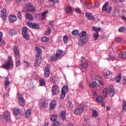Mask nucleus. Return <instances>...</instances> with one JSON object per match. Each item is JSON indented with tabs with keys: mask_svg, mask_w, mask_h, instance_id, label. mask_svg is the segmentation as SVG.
I'll use <instances>...</instances> for the list:
<instances>
[{
	"mask_svg": "<svg viewBox=\"0 0 126 126\" xmlns=\"http://www.w3.org/2000/svg\"><path fill=\"white\" fill-rule=\"evenodd\" d=\"M63 41L65 44H66L68 41V36L67 35H64L63 37Z\"/></svg>",
	"mask_w": 126,
	"mask_h": 126,
	"instance_id": "41",
	"label": "nucleus"
},
{
	"mask_svg": "<svg viewBox=\"0 0 126 126\" xmlns=\"http://www.w3.org/2000/svg\"><path fill=\"white\" fill-rule=\"evenodd\" d=\"M114 95H115V92H109V96L110 97H113L114 96Z\"/></svg>",
	"mask_w": 126,
	"mask_h": 126,
	"instance_id": "57",
	"label": "nucleus"
},
{
	"mask_svg": "<svg viewBox=\"0 0 126 126\" xmlns=\"http://www.w3.org/2000/svg\"><path fill=\"white\" fill-rule=\"evenodd\" d=\"M79 87L83 90V89H84V83L83 82H81L79 84Z\"/></svg>",
	"mask_w": 126,
	"mask_h": 126,
	"instance_id": "46",
	"label": "nucleus"
},
{
	"mask_svg": "<svg viewBox=\"0 0 126 126\" xmlns=\"http://www.w3.org/2000/svg\"><path fill=\"white\" fill-rule=\"evenodd\" d=\"M58 58L55 56H51L50 57V60L52 62H55V61H57Z\"/></svg>",
	"mask_w": 126,
	"mask_h": 126,
	"instance_id": "45",
	"label": "nucleus"
},
{
	"mask_svg": "<svg viewBox=\"0 0 126 126\" xmlns=\"http://www.w3.org/2000/svg\"><path fill=\"white\" fill-rule=\"evenodd\" d=\"M119 9H114V12L113 13V15L114 16H118V15H119Z\"/></svg>",
	"mask_w": 126,
	"mask_h": 126,
	"instance_id": "48",
	"label": "nucleus"
},
{
	"mask_svg": "<svg viewBox=\"0 0 126 126\" xmlns=\"http://www.w3.org/2000/svg\"><path fill=\"white\" fill-rule=\"evenodd\" d=\"M122 79V75L119 74L117 75V77L116 79V82L119 83L121 82V79Z\"/></svg>",
	"mask_w": 126,
	"mask_h": 126,
	"instance_id": "37",
	"label": "nucleus"
},
{
	"mask_svg": "<svg viewBox=\"0 0 126 126\" xmlns=\"http://www.w3.org/2000/svg\"><path fill=\"white\" fill-rule=\"evenodd\" d=\"M123 83L124 85H126V78L123 79Z\"/></svg>",
	"mask_w": 126,
	"mask_h": 126,
	"instance_id": "63",
	"label": "nucleus"
},
{
	"mask_svg": "<svg viewBox=\"0 0 126 126\" xmlns=\"http://www.w3.org/2000/svg\"><path fill=\"white\" fill-rule=\"evenodd\" d=\"M81 62L82 64L79 66L80 69H84V68L86 69L88 67V62H87L86 59L84 58H83Z\"/></svg>",
	"mask_w": 126,
	"mask_h": 126,
	"instance_id": "5",
	"label": "nucleus"
},
{
	"mask_svg": "<svg viewBox=\"0 0 126 126\" xmlns=\"http://www.w3.org/2000/svg\"><path fill=\"white\" fill-rule=\"evenodd\" d=\"M32 114V110H31V109H29L25 113V116L26 118H29V117L31 116Z\"/></svg>",
	"mask_w": 126,
	"mask_h": 126,
	"instance_id": "24",
	"label": "nucleus"
},
{
	"mask_svg": "<svg viewBox=\"0 0 126 126\" xmlns=\"http://www.w3.org/2000/svg\"><path fill=\"white\" fill-rule=\"evenodd\" d=\"M94 38L95 41L98 39V38H99V33L98 32H96L94 33Z\"/></svg>",
	"mask_w": 126,
	"mask_h": 126,
	"instance_id": "42",
	"label": "nucleus"
},
{
	"mask_svg": "<svg viewBox=\"0 0 126 126\" xmlns=\"http://www.w3.org/2000/svg\"><path fill=\"white\" fill-rule=\"evenodd\" d=\"M3 117V119H5V120H10V115L9 114L8 111L6 110L4 112Z\"/></svg>",
	"mask_w": 126,
	"mask_h": 126,
	"instance_id": "15",
	"label": "nucleus"
},
{
	"mask_svg": "<svg viewBox=\"0 0 126 126\" xmlns=\"http://www.w3.org/2000/svg\"><path fill=\"white\" fill-rule=\"evenodd\" d=\"M68 105L69 106V107H72V102H71V100H69L68 102Z\"/></svg>",
	"mask_w": 126,
	"mask_h": 126,
	"instance_id": "59",
	"label": "nucleus"
},
{
	"mask_svg": "<svg viewBox=\"0 0 126 126\" xmlns=\"http://www.w3.org/2000/svg\"><path fill=\"white\" fill-rule=\"evenodd\" d=\"M60 92V89L58 85H53L52 88V93L53 95H58Z\"/></svg>",
	"mask_w": 126,
	"mask_h": 126,
	"instance_id": "10",
	"label": "nucleus"
},
{
	"mask_svg": "<svg viewBox=\"0 0 126 126\" xmlns=\"http://www.w3.org/2000/svg\"><path fill=\"white\" fill-rule=\"evenodd\" d=\"M8 33L10 36H13V35H16L17 32H16V30L12 29L9 31Z\"/></svg>",
	"mask_w": 126,
	"mask_h": 126,
	"instance_id": "23",
	"label": "nucleus"
},
{
	"mask_svg": "<svg viewBox=\"0 0 126 126\" xmlns=\"http://www.w3.org/2000/svg\"><path fill=\"white\" fill-rule=\"evenodd\" d=\"M126 111V101L125 100H123L122 111L125 112Z\"/></svg>",
	"mask_w": 126,
	"mask_h": 126,
	"instance_id": "31",
	"label": "nucleus"
},
{
	"mask_svg": "<svg viewBox=\"0 0 126 126\" xmlns=\"http://www.w3.org/2000/svg\"><path fill=\"white\" fill-rule=\"evenodd\" d=\"M49 105V103L46 101V100H43L42 102H41L40 106L43 109H46L47 107H48V105Z\"/></svg>",
	"mask_w": 126,
	"mask_h": 126,
	"instance_id": "19",
	"label": "nucleus"
},
{
	"mask_svg": "<svg viewBox=\"0 0 126 126\" xmlns=\"http://www.w3.org/2000/svg\"><path fill=\"white\" fill-rule=\"evenodd\" d=\"M91 86L93 88H95V87H98V84H97V83H96V82L94 81L93 82L92 84H91Z\"/></svg>",
	"mask_w": 126,
	"mask_h": 126,
	"instance_id": "43",
	"label": "nucleus"
},
{
	"mask_svg": "<svg viewBox=\"0 0 126 126\" xmlns=\"http://www.w3.org/2000/svg\"><path fill=\"white\" fill-rule=\"evenodd\" d=\"M66 126H73V124H72V123H69L67 124Z\"/></svg>",
	"mask_w": 126,
	"mask_h": 126,
	"instance_id": "64",
	"label": "nucleus"
},
{
	"mask_svg": "<svg viewBox=\"0 0 126 126\" xmlns=\"http://www.w3.org/2000/svg\"><path fill=\"white\" fill-rule=\"evenodd\" d=\"M47 31L45 32V34L46 35H49V34H51V32H52V27H48L47 28Z\"/></svg>",
	"mask_w": 126,
	"mask_h": 126,
	"instance_id": "34",
	"label": "nucleus"
},
{
	"mask_svg": "<svg viewBox=\"0 0 126 126\" xmlns=\"http://www.w3.org/2000/svg\"><path fill=\"white\" fill-rule=\"evenodd\" d=\"M27 9L29 12H33V11H35V10H36L35 9V7L34 6V5L32 6L31 7H30Z\"/></svg>",
	"mask_w": 126,
	"mask_h": 126,
	"instance_id": "38",
	"label": "nucleus"
},
{
	"mask_svg": "<svg viewBox=\"0 0 126 126\" xmlns=\"http://www.w3.org/2000/svg\"><path fill=\"white\" fill-rule=\"evenodd\" d=\"M109 61H114L115 57L114 56H109Z\"/></svg>",
	"mask_w": 126,
	"mask_h": 126,
	"instance_id": "58",
	"label": "nucleus"
},
{
	"mask_svg": "<svg viewBox=\"0 0 126 126\" xmlns=\"http://www.w3.org/2000/svg\"><path fill=\"white\" fill-rule=\"evenodd\" d=\"M75 10L76 12H77V13L81 14V10L79 9H75Z\"/></svg>",
	"mask_w": 126,
	"mask_h": 126,
	"instance_id": "60",
	"label": "nucleus"
},
{
	"mask_svg": "<svg viewBox=\"0 0 126 126\" xmlns=\"http://www.w3.org/2000/svg\"><path fill=\"white\" fill-rule=\"evenodd\" d=\"M108 5H109V2H106L102 7V11L104 12L107 11V8L108 7Z\"/></svg>",
	"mask_w": 126,
	"mask_h": 126,
	"instance_id": "29",
	"label": "nucleus"
},
{
	"mask_svg": "<svg viewBox=\"0 0 126 126\" xmlns=\"http://www.w3.org/2000/svg\"><path fill=\"white\" fill-rule=\"evenodd\" d=\"M35 50L37 53H39L38 54H41V52H42L41 49L39 47H35Z\"/></svg>",
	"mask_w": 126,
	"mask_h": 126,
	"instance_id": "54",
	"label": "nucleus"
},
{
	"mask_svg": "<svg viewBox=\"0 0 126 126\" xmlns=\"http://www.w3.org/2000/svg\"><path fill=\"white\" fill-rule=\"evenodd\" d=\"M13 53L15 58H16V66L17 67H18L20 65V52L19 51V48L16 46H14L13 47Z\"/></svg>",
	"mask_w": 126,
	"mask_h": 126,
	"instance_id": "1",
	"label": "nucleus"
},
{
	"mask_svg": "<svg viewBox=\"0 0 126 126\" xmlns=\"http://www.w3.org/2000/svg\"><path fill=\"white\" fill-rule=\"evenodd\" d=\"M87 33L86 31H82L80 33L78 34V36L81 37L82 38L86 36Z\"/></svg>",
	"mask_w": 126,
	"mask_h": 126,
	"instance_id": "32",
	"label": "nucleus"
},
{
	"mask_svg": "<svg viewBox=\"0 0 126 126\" xmlns=\"http://www.w3.org/2000/svg\"><path fill=\"white\" fill-rule=\"evenodd\" d=\"M107 13H111V12H112V6H108L107 7Z\"/></svg>",
	"mask_w": 126,
	"mask_h": 126,
	"instance_id": "52",
	"label": "nucleus"
},
{
	"mask_svg": "<svg viewBox=\"0 0 126 126\" xmlns=\"http://www.w3.org/2000/svg\"><path fill=\"white\" fill-rule=\"evenodd\" d=\"M104 77L105 78H109V75H108V73H104Z\"/></svg>",
	"mask_w": 126,
	"mask_h": 126,
	"instance_id": "62",
	"label": "nucleus"
},
{
	"mask_svg": "<svg viewBox=\"0 0 126 126\" xmlns=\"http://www.w3.org/2000/svg\"><path fill=\"white\" fill-rule=\"evenodd\" d=\"M95 100L97 103H102V102H103L104 101V98L102 97V96L98 95L97 97H96Z\"/></svg>",
	"mask_w": 126,
	"mask_h": 126,
	"instance_id": "22",
	"label": "nucleus"
},
{
	"mask_svg": "<svg viewBox=\"0 0 126 126\" xmlns=\"http://www.w3.org/2000/svg\"><path fill=\"white\" fill-rule=\"evenodd\" d=\"M54 124H53V126H60V122L59 121H55V122H54Z\"/></svg>",
	"mask_w": 126,
	"mask_h": 126,
	"instance_id": "55",
	"label": "nucleus"
},
{
	"mask_svg": "<svg viewBox=\"0 0 126 126\" xmlns=\"http://www.w3.org/2000/svg\"><path fill=\"white\" fill-rule=\"evenodd\" d=\"M28 31L26 27L23 28L22 35H23V37L24 38V39H26V40H29V36H28Z\"/></svg>",
	"mask_w": 126,
	"mask_h": 126,
	"instance_id": "9",
	"label": "nucleus"
},
{
	"mask_svg": "<svg viewBox=\"0 0 126 126\" xmlns=\"http://www.w3.org/2000/svg\"><path fill=\"white\" fill-rule=\"evenodd\" d=\"M3 67L6 69H12L13 67V61L12 60V58L11 57L8 59V61L4 63L3 64Z\"/></svg>",
	"mask_w": 126,
	"mask_h": 126,
	"instance_id": "2",
	"label": "nucleus"
},
{
	"mask_svg": "<svg viewBox=\"0 0 126 126\" xmlns=\"http://www.w3.org/2000/svg\"><path fill=\"white\" fill-rule=\"evenodd\" d=\"M66 113L65 111H62L61 113V118L62 119V120H64L65 119H66Z\"/></svg>",
	"mask_w": 126,
	"mask_h": 126,
	"instance_id": "28",
	"label": "nucleus"
},
{
	"mask_svg": "<svg viewBox=\"0 0 126 126\" xmlns=\"http://www.w3.org/2000/svg\"><path fill=\"white\" fill-rule=\"evenodd\" d=\"M57 105V101H56V100H52L51 102H50V108L51 110H54V109H55V108H56V105Z\"/></svg>",
	"mask_w": 126,
	"mask_h": 126,
	"instance_id": "16",
	"label": "nucleus"
},
{
	"mask_svg": "<svg viewBox=\"0 0 126 126\" xmlns=\"http://www.w3.org/2000/svg\"><path fill=\"white\" fill-rule=\"evenodd\" d=\"M84 109L83 104H79L74 110V114L75 115H81L84 112Z\"/></svg>",
	"mask_w": 126,
	"mask_h": 126,
	"instance_id": "3",
	"label": "nucleus"
},
{
	"mask_svg": "<svg viewBox=\"0 0 126 126\" xmlns=\"http://www.w3.org/2000/svg\"><path fill=\"white\" fill-rule=\"evenodd\" d=\"M26 18L28 19V20H29L30 21H33V19L34 18L33 17V16L30 14H26Z\"/></svg>",
	"mask_w": 126,
	"mask_h": 126,
	"instance_id": "21",
	"label": "nucleus"
},
{
	"mask_svg": "<svg viewBox=\"0 0 126 126\" xmlns=\"http://www.w3.org/2000/svg\"><path fill=\"white\" fill-rule=\"evenodd\" d=\"M119 32H126V27H121L118 30Z\"/></svg>",
	"mask_w": 126,
	"mask_h": 126,
	"instance_id": "40",
	"label": "nucleus"
},
{
	"mask_svg": "<svg viewBox=\"0 0 126 126\" xmlns=\"http://www.w3.org/2000/svg\"><path fill=\"white\" fill-rule=\"evenodd\" d=\"M50 39L47 37H43L41 38V41L42 42H48Z\"/></svg>",
	"mask_w": 126,
	"mask_h": 126,
	"instance_id": "51",
	"label": "nucleus"
},
{
	"mask_svg": "<svg viewBox=\"0 0 126 126\" xmlns=\"http://www.w3.org/2000/svg\"><path fill=\"white\" fill-rule=\"evenodd\" d=\"M115 41H117V42H121V41H122V38H121V37H117L115 39Z\"/></svg>",
	"mask_w": 126,
	"mask_h": 126,
	"instance_id": "61",
	"label": "nucleus"
},
{
	"mask_svg": "<svg viewBox=\"0 0 126 126\" xmlns=\"http://www.w3.org/2000/svg\"><path fill=\"white\" fill-rule=\"evenodd\" d=\"M2 32H0V45H3L5 43L4 41H1L2 40Z\"/></svg>",
	"mask_w": 126,
	"mask_h": 126,
	"instance_id": "36",
	"label": "nucleus"
},
{
	"mask_svg": "<svg viewBox=\"0 0 126 126\" xmlns=\"http://www.w3.org/2000/svg\"><path fill=\"white\" fill-rule=\"evenodd\" d=\"M120 58L121 59H125L126 57V52H120L119 54Z\"/></svg>",
	"mask_w": 126,
	"mask_h": 126,
	"instance_id": "35",
	"label": "nucleus"
},
{
	"mask_svg": "<svg viewBox=\"0 0 126 126\" xmlns=\"http://www.w3.org/2000/svg\"><path fill=\"white\" fill-rule=\"evenodd\" d=\"M27 25L31 28H32V29H40V26L39 25V24H38L37 23L28 22Z\"/></svg>",
	"mask_w": 126,
	"mask_h": 126,
	"instance_id": "6",
	"label": "nucleus"
},
{
	"mask_svg": "<svg viewBox=\"0 0 126 126\" xmlns=\"http://www.w3.org/2000/svg\"><path fill=\"white\" fill-rule=\"evenodd\" d=\"M68 89L67 86H64L62 89V94L61 95V98L63 99L65 97V94L67 93Z\"/></svg>",
	"mask_w": 126,
	"mask_h": 126,
	"instance_id": "7",
	"label": "nucleus"
},
{
	"mask_svg": "<svg viewBox=\"0 0 126 126\" xmlns=\"http://www.w3.org/2000/svg\"><path fill=\"white\" fill-rule=\"evenodd\" d=\"M103 94L105 97L107 96V89H105L103 90Z\"/></svg>",
	"mask_w": 126,
	"mask_h": 126,
	"instance_id": "56",
	"label": "nucleus"
},
{
	"mask_svg": "<svg viewBox=\"0 0 126 126\" xmlns=\"http://www.w3.org/2000/svg\"><path fill=\"white\" fill-rule=\"evenodd\" d=\"M35 59L36 61H38L39 63H41L42 62V56H41V54H37L35 56Z\"/></svg>",
	"mask_w": 126,
	"mask_h": 126,
	"instance_id": "26",
	"label": "nucleus"
},
{
	"mask_svg": "<svg viewBox=\"0 0 126 126\" xmlns=\"http://www.w3.org/2000/svg\"><path fill=\"white\" fill-rule=\"evenodd\" d=\"M17 17L18 19L20 20H21L22 19V13H21V12L19 11L17 13Z\"/></svg>",
	"mask_w": 126,
	"mask_h": 126,
	"instance_id": "47",
	"label": "nucleus"
},
{
	"mask_svg": "<svg viewBox=\"0 0 126 126\" xmlns=\"http://www.w3.org/2000/svg\"><path fill=\"white\" fill-rule=\"evenodd\" d=\"M51 73V71H50V65H47V66L45 67L44 70V78H48L50 76V74Z\"/></svg>",
	"mask_w": 126,
	"mask_h": 126,
	"instance_id": "11",
	"label": "nucleus"
},
{
	"mask_svg": "<svg viewBox=\"0 0 126 126\" xmlns=\"http://www.w3.org/2000/svg\"><path fill=\"white\" fill-rule=\"evenodd\" d=\"M85 15L87 18H88L90 20H92L93 21H95V20H96V19L94 18V16L91 15L90 13H86Z\"/></svg>",
	"mask_w": 126,
	"mask_h": 126,
	"instance_id": "14",
	"label": "nucleus"
},
{
	"mask_svg": "<svg viewBox=\"0 0 126 126\" xmlns=\"http://www.w3.org/2000/svg\"><path fill=\"white\" fill-rule=\"evenodd\" d=\"M72 34L74 35V36H76V35H78V34H79V32L78 30H74L72 32Z\"/></svg>",
	"mask_w": 126,
	"mask_h": 126,
	"instance_id": "44",
	"label": "nucleus"
},
{
	"mask_svg": "<svg viewBox=\"0 0 126 126\" xmlns=\"http://www.w3.org/2000/svg\"><path fill=\"white\" fill-rule=\"evenodd\" d=\"M63 54V50H58L56 51V58H60Z\"/></svg>",
	"mask_w": 126,
	"mask_h": 126,
	"instance_id": "27",
	"label": "nucleus"
},
{
	"mask_svg": "<svg viewBox=\"0 0 126 126\" xmlns=\"http://www.w3.org/2000/svg\"><path fill=\"white\" fill-rule=\"evenodd\" d=\"M50 120H51V122L55 123V122H56V121L58 120V116H57L56 114L51 115Z\"/></svg>",
	"mask_w": 126,
	"mask_h": 126,
	"instance_id": "17",
	"label": "nucleus"
},
{
	"mask_svg": "<svg viewBox=\"0 0 126 126\" xmlns=\"http://www.w3.org/2000/svg\"><path fill=\"white\" fill-rule=\"evenodd\" d=\"M9 20L11 23H13V22L17 20V17L13 14H10L9 16Z\"/></svg>",
	"mask_w": 126,
	"mask_h": 126,
	"instance_id": "12",
	"label": "nucleus"
},
{
	"mask_svg": "<svg viewBox=\"0 0 126 126\" xmlns=\"http://www.w3.org/2000/svg\"><path fill=\"white\" fill-rule=\"evenodd\" d=\"M98 112L96 110H94L93 111L92 117H93V118H97V117H98Z\"/></svg>",
	"mask_w": 126,
	"mask_h": 126,
	"instance_id": "33",
	"label": "nucleus"
},
{
	"mask_svg": "<svg viewBox=\"0 0 126 126\" xmlns=\"http://www.w3.org/2000/svg\"><path fill=\"white\" fill-rule=\"evenodd\" d=\"M13 112L14 116H18V115H20L21 112H20V110L18 108H15L13 110Z\"/></svg>",
	"mask_w": 126,
	"mask_h": 126,
	"instance_id": "20",
	"label": "nucleus"
},
{
	"mask_svg": "<svg viewBox=\"0 0 126 126\" xmlns=\"http://www.w3.org/2000/svg\"><path fill=\"white\" fill-rule=\"evenodd\" d=\"M108 90L109 92H115V90H114V87L112 85H109L108 87Z\"/></svg>",
	"mask_w": 126,
	"mask_h": 126,
	"instance_id": "53",
	"label": "nucleus"
},
{
	"mask_svg": "<svg viewBox=\"0 0 126 126\" xmlns=\"http://www.w3.org/2000/svg\"><path fill=\"white\" fill-rule=\"evenodd\" d=\"M32 6H33V4H32L30 2H27L26 3V6L27 9H28L29 8H30V7H31Z\"/></svg>",
	"mask_w": 126,
	"mask_h": 126,
	"instance_id": "49",
	"label": "nucleus"
},
{
	"mask_svg": "<svg viewBox=\"0 0 126 126\" xmlns=\"http://www.w3.org/2000/svg\"><path fill=\"white\" fill-rule=\"evenodd\" d=\"M64 10L66 13H70V12H72V10H73V9H72V8H71V7L68 6L65 8Z\"/></svg>",
	"mask_w": 126,
	"mask_h": 126,
	"instance_id": "25",
	"label": "nucleus"
},
{
	"mask_svg": "<svg viewBox=\"0 0 126 126\" xmlns=\"http://www.w3.org/2000/svg\"><path fill=\"white\" fill-rule=\"evenodd\" d=\"M88 40H89V38L88 36H86L84 38H81L79 39L78 44L79 46H84V45H85V44H86V43L88 42Z\"/></svg>",
	"mask_w": 126,
	"mask_h": 126,
	"instance_id": "4",
	"label": "nucleus"
},
{
	"mask_svg": "<svg viewBox=\"0 0 126 126\" xmlns=\"http://www.w3.org/2000/svg\"><path fill=\"white\" fill-rule=\"evenodd\" d=\"M18 101L19 102V103L20 104V106H23L25 105V100H24V98L22 96V95L20 94H18Z\"/></svg>",
	"mask_w": 126,
	"mask_h": 126,
	"instance_id": "8",
	"label": "nucleus"
},
{
	"mask_svg": "<svg viewBox=\"0 0 126 126\" xmlns=\"http://www.w3.org/2000/svg\"><path fill=\"white\" fill-rule=\"evenodd\" d=\"M40 63H41V62H39L38 60H36L35 63H34L35 67H38V66L40 65Z\"/></svg>",
	"mask_w": 126,
	"mask_h": 126,
	"instance_id": "50",
	"label": "nucleus"
},
{
	"mask_svg": "<svg viewBox=\"0 0 126 126\" xmlns=\"http://www.w3.org/2000/svg\"><path fill=\"white\" fill-rule=\"evenodd\" d=\"M6 80L5 81L4 87L6 89L8 87V85H9V83H10V82H9V79L8 77H6Z\"/></svg>",
	"mask_w": 126,
	"mask_h": 126,
	"instance_id": "18",
	"label": "nucleus"
},
{
	"mask_svg": "<svg viewBox=\"0 0 126 126\" xmlns=\"http://www.w3.org/2000/svg\"><path fill=\"white\" fill-rule=\"evenodd\" d=\"M49 13V11L46 10L42 14H41V16L40 18V20H44L45 19V15Z\"/></svg>",
	"mask_w": 126,
	"mask_h": 126,
	"instance_id": "30",
	"label": "nucleus"
},
{
	"mask_svg": "<svg viewBox=\"0 0 126 126\" xmlns=\"http://www.w3.org/2000/svg\"><path fill=\"white\" fill-rule=\"evenodd\" d=\"M7 13V12L6 10L4 9H2L1 11V16L3 18V19H5L7 16H6V14Z\"/></svg>",
	"mask_w": 126,
	"mask_h": 126,
	"instance_id": "13",
	"label": "nucleus"
},
{
	"mask_svg": "<svg viewBox=\"0 0 126 126\" xmlns=\"http://www.w3.org/2000/svg\"><path fill=\"white\" fill-rule=\"evenodd\" d=\"M39 82L40 86H44V85L46 84V82L45 81V80H44L43 79H40L39 80Z\"/></svg>",
	"mask_w": 126,
	"mask_h": 126,
	"instance_id": "39",
	"label": "nucleus"
}]
</instances>
